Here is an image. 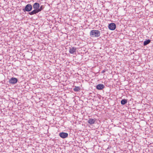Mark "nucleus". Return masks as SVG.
I'll return each mask as SVG.
<instances>
[{
    "mask_svg": "<svg viewBox=\"0 0 153 153\" xmlns=\"http://www.w3.org/2000/svg\"><path fill=\"white\" fill-rule=\"evenodd\" d=\"M40 7L39 4L37 2L35 3L33 5V8L34 10L32 11L29 12V14L31 15H32L37 13V10Z\"/></svg>",
    "mask_w": 153,
    "mask_h": 153,
    "instance_id": "nucleus-1",
    "label": "nucleus"
},
{
    "mask_svg": "<svg viewBox=\"0 0 153 153\" xmlns=\"http://www.w3.org/2000/svg\"><path fill=\"white\" fill-rule=\"evenodd\" d=\"M100 34V31L98 30H92L90 33V35L91 37H99Z\"/></svg>",
    "mask_w": 153,
    "mask_h": 153,
    "instance_id": "nucleus-2",
    "label": "nucleus"
},
{
    "mask_svg": "<svg viewBox=\"0 0 153 153\" xmlns=\"http://www.w3.org/2000/svg\"><path fill=\"white\" fill-rule=\"evenodd\" d=\"M32 6L30 4H28L26 5L25 8L23 9L24 12H30L32 10Z\"/></svg>",
    "mask_w": 153,
    "mask_h": 153,
    "instance_id": "nucleus-3",
    "label": "nucleus"
},
{
    "mask_svg": "<svg viewBox=\"0 0 153 153\" xmlns=\"http://www.w3.org/2000/svg\"><path fill=\"white\" fill-rule=\"evenodd\" d=\"M76 48L71 46L69 48V52L71 54H76Z\"/></svg>",
    "mask_w": 153,
    "mask_h": 153,
    "instance_id": "nucleus-4",
    "label": "nucleus"
},
{
    "mask_svg": "<svg viewBox=\"0 0 153 153\" xmlns=\"http://www.w3.org/2000/svg\"><path fill=\"white\" fill-rule=\"evenodd\" d=\"M17 82V79L15 77H12L9 80V83L13 85L16 84Z\"/></svg>",
    "mask_w": 153,
    "mask_h": 153,
    "instance_id": "nucleus-5",
    "label": "nucleus"
},
{
    "mask_svg": "<svg viewBox=\"0 0 153 153\" xmlns=\"http://www.w3.org/2000/svg\"><path fill=\"white\" fill-rule=\"evenodd\" d=\"M108 27L110 30H114L116 29V25L114 23H111L109 25Z\"/></svg>",
    "mask_w": 153,
    "mask_h": 153,
    "instance_id": "nucleus-6",
    "label": "nucleus"
},
{
    "mask_svg": "<svg viewBox=\"0 0 153 153\" xmlns=\"http://www.w3.org/2000/svg\"><path fill=\"white\" fill-rule=\"evenodd\" d=\"M59 136L62 138H65L68 137V134L67 133L62 132L59 133Z\"/></svg>",
    "mask_w": 153,
    "mask_h": 153,
    "instance_id": "nucleus-7",
    "label": "nucleus"
},
{
    "mask_svg": "<svg viewBox=\"0 0 153 153\" xmlns=\"http://www.w3.org/2000/svg\"><path fill=\"white\" fill-rule=\"evenodd\" d=\"M104 88V85L102 84H99L96 86V88L99 90H102Z\"/></svg>",
    "mask_w": 153,
    "mask_h": 153,
    "instance_id": "nucleus-8",
    "label": "nucleus"
},
{
    "mask_svg": "<svg viewBox=\"0 0 153 153\" xmlns=\"http://www.w3.org/2000/svg\"><path fill=\"white\" fill-rule=\"evenodd\" d=\"M96 120L95 119L90 118L88 122L90 124L92 125L95 123Z\"/></svg>",
    "mask_w": 153,
    "mask_h": 153,
    "instance_id": "nucleus-9",
    "label": "nucleus"
},
{
    "mask_svg": "<svg viewBox=\"0 0 153 153\" xmlns=\"http://www.w3.org/2000/svg\"><path fill=\"white\" fill-rule=\"evenodd\" d=\"M151 40L150 39H148L145 41L143 42V45L146 46L149 44L151 42Z\"/></svg>",
    "mask_w": 153,
    "mask_h": 153,
    "instance_id": "nucleus-10",
    "label": "nucleus"
},
{
    "mask_svg": "<svg viewBox=\"0 0 153 153\" xmlns=\"http://www.w3.org/2000/svg\"><path fill=\"white\" fill-rule=\"evenodd\" d=\"M73 90L75 92H78L80 90V88L79 86H75L73 88Z\"/></svg>",
    "mask_w": 153,
    "mask_h": 153,
    "instance_id": "nucleus-11",
    "label": "nucleus"
},
{
    "mask_svg": "<svg viewBox=\"0 0 153 153\" xmlns=\"http://www.w3.org/2000/svg\"><path fill=\"white\" fill-rule=\"evenodd\" d=\"M127 102V100L124 99L121 100V103L122 105H124L126 104Z\"/></svg>",
    "mask_w": 153,
    "mask_h": 153,
    "instance_id": "nucleus-12",
    "label": "nucleus"
},
{
    "mask_svg": "<svg viewBox=\"0 0 153 153\" xmlns=\"http://www.w3.org/2000/svg\"><path fill=\"white\" fill-rule=\"evenodd\" d=\"M44 5H41L40 7L37 10V13H38L39 12L41 11L44 8Z\"/></svg>",
    "mask_w": 153,
    "mask_h": 153,
    "instance_id": "nucleus-13",
    "label": "nucleus"
},
{
    "mask_svg": "<svg viewBox=\"0 0 153 153\" xmlns=\"http://www.w3.org/2000/svg\"><path fill=\"white\" fill-rule=\"evenodd\" d=\"M105 70H103L102 71V73H105Z\"/></svg>",
    "mask_w": 153,
    "mask_h": 153,
    "instance_id": "nucleus-14",
    "label": "nucleus"
}]
</instances>
